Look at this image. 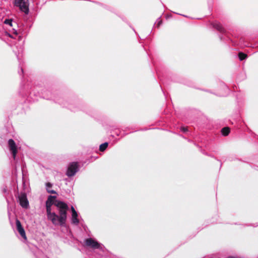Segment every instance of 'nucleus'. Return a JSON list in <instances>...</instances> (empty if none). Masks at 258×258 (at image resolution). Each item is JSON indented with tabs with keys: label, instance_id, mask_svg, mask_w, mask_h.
Segmentation results:
<instances>
[{
	"label": "nucleus",
	"instance_id": "1",
	"mask_svg": "<svg viewBox=\"0 0 258 258\" xmlns=\"http://www.w3.org/2000/svg\"><path fill=\"white\" fill-rule=\"evenodd\" d=\"M55 206L58 208L59 215L55 214L54 220H49L54 225H63L66 222L67 211L69 207L67 204L60 201H56Z\"/></svg>",
	"mask_w": 258,
	"mask_h": 258
},
{
	"label": "nucleus",
	"instance_id": "2",
	"mask_svg": "<svg viewBox=\"0 0 258 258\" xmlns=\"http://www.w3.org/2000/svg\"><path fill=\"white\" fill-rule=\"evenodd\" d=\"M56 198L55 196H49L46 201V213L48 220H53L54 219V217H56L55 213L51 212V207L53 204L55 205V203L56 201L55 200Z\"/></svg>",
	"mask_w": 258,
	"mask_h": 258
},
{
	"label": "nucleus",
	"instance_id": "3",
	"mask_svg": "<svg viewBox=\"0 0 258 258\" xmlns=\"http://www.w3.org/2000/svg\"><path fill=\"white\" fill-rule=\"evenodd\" d=\"M15 5L18 7L20 10L28 14L29 12L28 0H15Z\"/></svg>",
	"mask_w": 258,
	"mask_h": 258
},
{
	"label": "nucleus",
	"instance_id": "4",
	"mask_svg": "<svg viewBox=\"0 0 258 258\" xmlns=\"http://www.w3.org/2000/svg\"><path fill=\"white\" fill-rule=\"evenodd\" d=\"M78 164L77 162H72L70 164L67 171V175L69 177L74 176L77 172L78 169Z\"/></svg>",
	"mask_w": 258,
	"mask_h": 258
},
{
	"label": "nucleus",
	"instance_id": "5",
	"mask_svg": "<svg viewBox=\"0 0 258 258\" xmlns=\"http://www.w3.org/2000/svg\"><path fill=\"white\" fill-rule=\"evenodd\" d=\"M19 200L20 205L24 208L27 209L29 206V202L27 198L26 194L22 192L19 196Z\"/></svg>",
	"mask_w": 258,
	"mask_h": 258
},
{
	"label": "nucleus",
	"instance_id": "6",
	"mask_svg": "<svg viewBox=\"0 0 258 258\" xmlns=\"http://www.w3.org/2000/svg\"><path fill=\"white\" fill-rule=\"evenodd\" d=\"M85 244L87 246L94 249H99L100 247V244L96 240L90 238L85 240Z\"/></svg>",
	"mask_w": 258,
	"mask_h": 258
},
{
	"label": "nucleus",
	"instance_id": "7",
	"mask_svg": "<svg viewBox=\"0 0 258 258\" xmlns=\"http://www.w3.org/2000/svg\"><path fill=\"white\" fill-rule=\"evenodd\" d=\"M9 147L12 152L13 157L15 159L17 153V148L15 141L13 139H10L8 141Z\"/></svg>",
	"mask_w": 258,
	"mask_h": 258
},
{
	"label": "nucleus",
	"instance_id": "8",
	"mask_svg": "<svg viewBox=\"0 0 258 258\" xmlns=\"http://www.w3.org/2000/svg\"><path fill=\"white\" fill-rule=\"evenodd\" d=\"M16 226H17V229L18 231L19 232V234L21 235V236L24 238V239H26V236L25 234V230L24 228H23L21 223L20 221L17 219L16 221Z\"/></svg>",
	"mask_w": 258,
	"mask_h": 258
},
{
	"label": "nucleus",
	"instance_id": "9",
	"mask_svg": "<svg viewBox=\"0 0 258 258\" xmlns=\"http://www.w3.org/2000/svg\"><path fill=\"white\" fill-rule=\"evenodd\" d=\"M211 25L218 31L222 32H224V29L222 27V25L217 22L211 23Z\"/></svg>",
	"mask_w": 258,
	"mask_h": 258
},
{
	"label": "nucleus",
	"instance_id": "10",
	"mask_svg": "<svg viewBox=\"0 0 258 258\" xmlns=\"http://www.w3.org/2000/svg\"><path fill=\"white\" fill-rule=\"evenodd\" d=\"M72 221L73 224H78L79 222V219H78L77 212H74L72 213Z\"/></svg>",
	"mask_w": 258,
	"mask_h": 258
},
{
	"label": "nucleus",
	"instance_id": "11",
	"mask_svg": "<svg viewBox=\"0 0 258 258\" xmlns=\"http://www.w3.org/2000/svg\"><path fill=\"white\" fill-rule=\"evenodd\" d=\"M230 132V128L229 127H224L221 130V133L224 136H227L229 135Z\"/></svg>",
	"mask_w": 258,
	"mask_h": 258
},
{
	"label": "nucleus",
	"instance_id": "12",
	"mask_svg": "<svg viewBox=\"0 0 258 258\" xmlns=\"http://www.w3.org/2000/svg\"><path fill=\"white\" fill-rule=\"evenodd\" d=\"M108 145V144L107 142H105L103 144H101L99 146V150L101 152L104 151L107 148Z\"/></svg>",
	"mask_w": 258,
	"mask_h": 258
},
{
	"label": "nucleus",
	"instance_id": "13",
	"mask_svg": "<svg viewBox=\"0 0 258 258\" xmlns=\"http://www.w3.org/2000/svg\"><path fill=\"white\" fill-rule=\"evenodd\" d=\"M238 57L240 60H243L247 57V55L243 52H239L238 53Z\"/></svg>",
	"mask_w": 258,
	"mask_h": 258
},
{
	"label": "nucleus",
	"instance_id": "14",
	"mask_svg": "<svg viewBox=\"0 0 258 258\" xmlns=\"http://www.w3.org/2000/svg\"><path fill=\"white\" fill-rule=\"evenodd\" d=\"M4 23L6 24L10 25L12 26V19H6L4 21Z\"/></svg>",
	"mask_w": 258,
	"mask_h": 258
},
{
	"label": "nucleus",
	"instance_id": "15",
	"mask_svg": "<svg viewBox=\"0 0 258 258\" xmlns=\"http://www.w3.org/2000/svg\"><path fill=\"white\" fill-rule=\"evenodd\" d=\"M47 191L48 193L52 194H56V192L54 190H51L48 188H47Z\"/></svg>",
	"mask_w": 258,
	"mask_h": 258
},
{
	"label": "nucleus",
	"instance_id": "16",
	"mask_svg": "<svg viewBox=\"0 0 258 258\" xmlns=\"http://www.w3.org/2000/svg\"><path fill=\"white\" fill-rule=\"evenodd\" d=\"M181 130L183 132H186L187 131L188 129H187V127H181Z\"/></svg>",
	"mask_w": 258,
	"mask_h": 258
},
{
	"label": "nucleus",
	"instance_id": "17",
	"mask_svg": "<svg viewBox=\"0 0 258 258\" xmlns=\"http://www.w3.org/2000/svg\"><path fill=\"white\" fill-rule=\"evenodd\" d=\"M47 188L51 187L52 184L50 182H47L46 184Z\"/></svg>",
	"mask_w": 258,
	"mask_h": 258
},
{
	"label": "nucleus",
	"instance_id": "18",
	"mask_svg": "<svg viewBox=\"0 0 258 258\" xmlns=\"http://www.w3.org/2000/svg\"><path fill=\"white\" fill-rule=\"evenodd\" d=\"M71 211L72 213H74V212H77L73 206L71 207Z\"/></svg>",
	"mask_w": 258,
	"mask_h": 258
},
{
	"label": "nucleus",
	"instance_id": "19",
	"mask_svg": "<svg viewBox=\"0 0 258 258\" xmlns=\"http://www.w3.org/2000/svg\"><path fill=\"white\" fill-rule=\"evenodd\" d=\"M161 22H159L158 25L159 26L160 25V23Z\"/></svg>",
	"mask_w": 258,
	"mask_h": 258
}]
</instances>
